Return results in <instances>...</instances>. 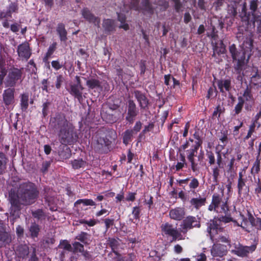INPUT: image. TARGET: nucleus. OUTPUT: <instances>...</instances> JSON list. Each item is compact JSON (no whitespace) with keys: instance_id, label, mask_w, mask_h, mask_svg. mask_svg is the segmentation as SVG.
Listing matches in <instances>:
<instances>
[{"instance_id":"obj_1","label":"nucleus","mask_w":261,"mask_h":261,"mask_svg":"<svg viewBox=\"0 0 261 261\" xmlns=\"http://www.w3.org/2000/svg\"><path fill=\"white\" fill-rule=\"evenodd\" d=\"M39 191L35 184L28 181L22 182L11 188L9 192V201L11 204L10 213L19 215L22 206L34 204L39 198Z\"/></svg>"},{"instance_id":"obj_2","label":"nucleus","mask_w":261,"mask_h":261,"mask_svg":"<svg viewBox=\"0 0 261 261\" xmlns=\"http://www.w3.org/2000/svg\"><path fill=\"white\" fill-rule=\"evenodd\" d=\"M50 127L58 136L60 143L65 145H71L75 143L79 139L76 130L63 114H58L51 118Z\"/></svg>"},{"instance_id":"obj_3","label":"nucleus","mask_w":261,"mask_h":261,"mask_svg":"<svg viewBox=\"0 0 261 261\" xmlns=\"http://www.w3.org/2000/svg\"><path fill=\"white\" fill-rule=\"evenodd\" d=\"M117 138L116 132L112 129L98 130L95 134L93 142L96 152L103 154L111 151L112 144Z\"/></svg>"},{"instance_id":"obj_4","label":"nucleus","mask_w":261,"mask_h":261,"mask_svg":"<svg viewBox=\"0 0 261 261\" xmlns=\"http://www.w3.org/2000/svg\"><path fill=\"white\" fill-rule=\"evenodd\" d=\"M210 211H214L216 213H223L225 216H222L219 220L228 223L232 221V219L230 216H226L229 213V207L226 201H222V196L217 193H215L212 196L211 203L208 206Z\"/></svg>"},{"instance_id":"obj_5","label":"nucleus","mask_w":261,"mask_h":261,"mask_svg":"<svg viewBox=\"0 0 261 261\" xmlns=\"http://www.w3.org/2000/svg\"><path fill=\"white\" fill-rule=\"evenodd\" d=\"M229 51L234 63V70L240 73L246 63L245 51L243 49H238L234 44L229 46Z\"/></svg>"},{"instance_id":"obj_6","label":"nucleus","mask_w":261,"mask_h":261,"mask_svg":"<svg viewBox=\"0 0 261 261\" xmlns=\"http://www.w3.org/2000/svg\"><path fill=\"white\" fill-rule=\"evenodd\" d=\"M249 7L250 11H247V4L244 2L240 15L242 20L246 22L247 24L249 23L251 17L252 18L256 16L255 13L258 9V0H251Z\"/></svg>"},{"instance_id":"obj_7","label":"nucleus","mask_w":261,"mask_h":261,"mask_svg":"<svg viewBox=\"0 0 261 261\" xmlns=\"http://www.w3.org/2000/svg\"><path fill=\"white\" fill-rule=\"evenodd\" d=\"M258 241H254L251 246H243L240 243L234 244V249L231 252L239 257H247L250 253L253 252L256 249Z\"/></svg>"},{"instance_id":"obj_8","label":"nucleus","mask_w":261,"mask_h":261,"mask_svg":"<svg viewBox=\"0 0 261 261\" xmlns=\"http://www.w3.org/2000/svg\"><path fill=\"white\" fill-rule=\"evenodd\" d=\"M179 186L183 190L194 195L196 194V189L199 186V181L195 177H188L184 179L177 180Z\"/></svg>"},{"instance_id":"obj_9","label":"nucleus","mask_w":261,"mask_h":261,"mask_svg":"<svg viewBox=\"0 0 261 261\" xmlns=\"http://www.w3.org/2000/svg\"><path fill=\"white\" fill-rule=\"evenodd\" d=\"M23 68H11L6 77L5 84L7 87L14 88L17 82L21 79Z\"/></svg>"},{"instance_id":"obj_10","label":"nucleus","mask_w":261,"mask_h":261,"mask_svg":"<svg viewBox=\"0 0 261 261\" xmlns=\"http://www.w3.org/2000/svg\"><path fill=\"white\" fill-rule=\"evenodd\" d=\"M200 219L198 217L193 216L186 217L180 224V232L186 234L190 229L194 227L200 228L201 226Z\"/></svg>"},{"instance_id":"obj_11","label":"nucleus","mask_w":261,"mask_h":261,"mask_svg":"<svg viewBox=\"0 0 261 261\" xmlns=\"http://www.w3.org/2000/svg\"><path fill=\"white\" fill-rule=\"evenodd\" d=\"M75 83L70 85V89L68 90L69 93L77 99L79 102H82L83 100V90L84 89L82 84V81L79 76H75Z\"/></svg>"},{"instance_id":"obj_12","label":"nucleus","mask_w":261,"mask_h":261,"mask_svg":"<svg viewBox=\"0 0 261 261\" xmlns=\"http://www.w3.org/2000/svg\"><path fill=\"white\" fill-rule=\"evenodd\" d=\"M161 231L162 233L165 235L171 237L172 238V241H175L176 240H180L182 239L181 232L178 231L176 227L169 223H163L161 226Z\"/></svg>"},{"instance_id":"obj_13","label":"nucleus","mask_w":261,"mask_h":261,"mask_svg":"<svg viewBox=\"0 0 261 261\" xmlns=\"http://www.w3.org/2000/svg\"><path fill=\"white\" fill-rule=\"evenodd\" d=\"M126 110L125 120L129 124H133L139 113V110L133 99H129L127 101Z\"/></svg>"},{"instance_id":"obj_14","label":"nucleus","mask_w":261,"mask_h":261,"mask_svg":"<svg viewBox=\"0 0 261 261\" xmlns=\"http://www.w3.org/2000/svg\"><path fill=\"white\" fill-rule=\"evenodd\" d=\"M216 166H214L212 168L213 182L214 185H218L219 184V178L220 176L221 169L223 168V159L221 155V150L216 151Z\"/></svg>"},{"instance_id":"obj_15","label":"nucleus","mask_w":261,"mask_h":261,"mask_svg":"<svg viewBox=\"0 0 261 261\" xmlns=\"http://www.w3.org/2000/svg\"><path fill=\"white\" fill-rule=\"evenodd\" d=\"M17 53L20 60L28 61L32 54L29 43L24 41L19 44L17 48Z\"/></svg>"},{"instance_id":"obj_16","label":"nucleus","mask_w":261,"mask_h":261,"mask_svg":"<svg viewBox=\"0 0 261 261\" xmlns=\"http://www.w3.org/2000/svg\"><path fill=\"white\" fill-rule=\"evenodd\" d=\"M247 177H244L243 171L239 173L237 188L238 190V195L241 197L242 195L246 196L249 192V187L246 185Z\"/></svg>"},{"instance_id":"obj_17","label":"nucleus","mask_w":261,"mask_h":261,"mask_svg":"<svg viewBox=\"0 0 261 261\" xmlns=\"http://www.w3.org/2000/svg\"><path fill=\"white\" fill-rule=\"evenodd\" d=\"M220 221L213 219L208 223L207 231L208 232L211 239L214 240L216 235L222 232L223 228L220 226Z\"/></svg>"},{"instance_id":"obj_18","label":"nucleus","mask_w":261,"mask_h":261,"mask_svg":"<svg viewBox=\"0 0 261 261\" xmlns=\"http://www.w3.org/2000/svg\"><path fill=\"white\" fill-rule=\"evenodd\" d=\"M18 3L11 2L6 8V11H0V19L12 18L13 13L18 12Z\"/></svg>"},{"instance_id":"obj_19","label":"nucleus","mask_w":261,"mask_h":261,"mask_svg":"<svg viewBox=\"0 0 261 261\" xmlns=\"http://www.w3.org/2000/svg\"><path fill=\"white\" fill-rule=\"evenodd\" d=\"M81 14L83 17L88 22L99 26L100 21V18L95 16L88 8H84L81 10Z\"/></svg>"},{"instance_id":"obj_20","label":"nucleus","mask_w":261,"mask_h":261,"mask_svg":"<svg viewBox=\"0 0 261 261\" xmlns=\"http://www.w3.org/2000/svg\"><path fill=\"white\" fill-rule=\"evenodd\" d=\"M102 27L105 34L107 35H111L116 30V21L113 19H104L102 21Z\"/></svg>"},{"instance_id":"obj_21","label":"nucleus","mask_w":261,"mask_h":261,"mask_svg":"<svg viewBox=\"0 0 261 261\" xmlns=\"http://www.w3.org/2000/svg\"><path fill=\"white\" fill-rule=\"evenodd\" d=\"M134 94L135 97L138 102L140 109L145 110L147 108L149 104V100L145 94L138 90H135Z\"/></svg>"},{"instance_id":"obj_22","label":"nucleus","mask_w":261,"mask_h":261,"mask_svg":"<svg viewBox=\"0 0 261 261\" xmlns=\"http://www.w3.org/2000/svg\"><path fill=\"white\" fill-rule=\"evenodd\" d=\"M11 242V236L7 232L4 224L0 223V248L5 247Z\"/></svg>"},{"instance_id":"obj_23","label":"nucleus","mask_w":261,"mask_h":261,"mask_svg":"<svg viewBox=\"0 0 261 261\" xmlns=\"http://www.w3.org/2000/svg\"><path fill=\"white\" fill-rule=\"evenodd\" d=\"M256 88L261 87V71L257 68H253L250 74V84Z\"/></svg>"},{"instance_id":"obj_24","label":"nucleus","mask_w":261,"mask_h":261,"mask_svg":"<svg viewBox=\"0 0 261 261\" xmlns=\"http://www.w3.org/2000/svg\"><path fill=\"white\" fill-rule=\"evenodd\" d=\"M14 92L15 89L12 87H9L4 90L3 94V97L4 102L6 106H8L14 103Z\"/></svg>"},{"instance_id":"obj_25","label":"nucleus","mask_w":261,"mask_h":261,"mask_svg":"<svg viewBox=\"0 0 261 261\" xmlns=\"http://www.w3.org/2000/svg\"><path fill=\"white\" fill-rule=\"evenodd\" d=\"M185 208L180 207L172 208L169 211L170 218L176 221L182 220L185 218Z\"/></svg>"},{"instance_id":"obj_26","label":"nucleus","mask_w":261,"mask_h":261,"mask_svg":"<svg viewBox=\"0 0 261 261\" xmlns=\"http://www.w3.org/2000/svg\"><path fill=\"white\" fill-rule=\"evenodd\" d=\"M118 107V106H115L113 108L110 107L109 111L102 110L100 113L102 118L107 123H113L116 122L117 120L116 117L113 113H111L110 111L112 112L113 110L117 109Z\"/></svg>"},{"instance_id":"obj_27","label":"nucleus","mask_w":261,"mask_h":261,"mask_svg":"<svg viewBox=\"0 0 261 261\" xmlns=\"http://www.w3.org/2000/svg\"><path fill=\"white\" fill-rule=\"evenodd\" d=\"M220 92L222 93L229 92L231 89V81L230 78L225 80H219L217 82Z\"/></svg>"},{"instance_id":"obj_28","label":"nucleus","mask_w":261,"mask_h":261,"mask_svg":"<svg viewBox=\"0 0 261 261\" xmlns=\"http://www.w3.org/2000/svg\"><path fill=\"white\" fill-rule=\"evenodd\" d=\"M206 202V198L200 196L199 197H193L189 201L191 206H193L196 210H199L201 207L205 205Z\"/></svg>"},{"instance_id":"obj_29","label":"nucleus","mask_w":261,"mask_h":261,"mask_svg":"<svg viewBox=\"0 0 261 261\" xmlns=\"http://www.w3.org/2000/svg\"><path fill=\"white\" fill-rule=\"evenodd\" d=\"M56 31L59 35L61 41L65 42L67 40V32L63 23H59L57 25Z\"/></svg>"},{"instance_id":"obj_30","label":"nucleus","mask_w":261,"mask_h":261,"mask_svg":"<svg viewBox=\"0 0 261 261\" xmlns=\"http://www.w3.org/2000/svg\"><path fill=\"white\" fill-rule=\"evenodd\" d=\"M211 254L214 257H222L225 254L224 246L221 244H214L211 250Z\"/></svg>"},{"instance_id":"obj_31","label":"nucleus","mask_w":261,"mask_h":261,"mask_svg":"<svg viewBox=\"0 0 261 261\" xmlns=\"http://www.w3.org/2000/svg\"><path fill=\"white\" fill-rule=\"evenodd\" d=\"M19 97L20 108L22 111L25 112L29 107V94L28 93H23Z\"/></svg>"},{"instance_id":"obj_32","label":"nucleus","mask_w":261,"mask_h":261,"mask_svg":"<svg viewBox=\"0 0 261 261\" xmlns=\"http://www.w3.org/2000/svg\"><path fill=\"white\" fill-rule=\"evenodd\" d=\"M90 239L91 235L84 231H81L75 237V240L79 241L85 245H89Z\"/></svg>"},{"instance_id":"obj_33","label":"nucleus","mask_w":261,"mask_h":261,"mask_svg":"<svg viewBox=\"0 0 261 261\" xmlns=\"http://www.w3.org/2000/svg\"><path fill=\"white\" fill-rule=\"evenodd\" d=\"M86 85L90 89H97L102 91V86L100 81L95 79H91L87 81Z\"/></svg>"},{"instance_id":"obj_34","label":"nucleus","mask_w":261,"mask_h":261,"mask_svg":"<svg viewBox=\"0 0 261 261\" xmlns=\"http://www.w3.org/2000/svg\"><path fill=\"white\" fill-rule=\"evenodd\" d=\"M8 159L6 155L0 152V175H3L6 172Z\"/></svg>"},{"instance_id":"obj_35","label":"nucleus","mask_w":261,"mask_h":261,"mask_svg":"<svg viewBox=\"0 0 261 261\" xmlns=\"http://www.w3.org/2000/svg\"><path fill=\"white\" fill-rule=\"evenodd\" d=\"M57 43L54 42L48 47L47 52L43 58L44 62H48L49 59L52 56L56 50L57 49Z\"/></svg>"},{"instance_id":"obj_36","label":"nucleus","mask_w":261,"mask_h":261,"mask_svg":"<svg viewBox=\"0 0 261 261\" xmlns=\"http://www.w3.org/2000/svg\"><path fill=\"white\" fill-rule=\"evenodd\" d=\"M252 86L247 85L243 94V98L246 102H253L254 98L252 93Z\"/></svg>"},{"instance_id":"obj_37","label":"nucleus","mask_w":261,"mask_h":261,"mask_svg":"<svg viewBox=\"0 0 261 261\" xmlns=\"http://www.w3.org/2000/svg\"><path fill=\"white\" fill-rule=\"evenodd\" d=\"M249 222L252 226L254 227L257 230H261V218H255L251 214L248 215V218Z\"/></svg>"},{"instance_id":"obj_38","label":"nucleus","mask_w":261,"mask_h":261,"mask_svg":"<svg viewBox=\"0 0 261 261\" xmlns=\"http://www.w3.org/2000/svg\"><path fill=\"white\" fill-rule=\"evenodd\" d=\"M200 147V143L198 142L197 145H194L192 148L186 150L187 159L195 158L197 154V151Z\"/></svg>"},{"instance_id":"obj_39","label":"nucleus","mask_w":261,"mask_h":261,"mask_svg":"<svg viewBox=\"0 0 261 261\" xmlns=\"http://www.w3.org/2000/svg\"><path fill=\"white\" fill-rule=\"evenodd\" d=\"M16 251L19 257H22L23 259L26 258L29 253V247L25 245L18 246Z\"/></svg>"},{"instance_id":"obj_40","label":"nucleus","mask_w":261,"mask_h":261,"mask_svg":"<svg viewBox=\"0 0 261 261\" xmlns=\"http://www.w3.org/2000/svg\"><path fill=\"white\" fill-rule=\"evenodd\" d=\"M29 231L32 238H37L40 231V227L35 222L32 223L29 228Z\"/></svg>"},{"instance_id":"obj_41","label":"nucleus","mask_w":261,"mask_h":261,"mask_svg":"<svg viewBox=\"0 0 261 261\" xmlns=\"http://www.w3.org/2000/svg\"><path fill=\"white\" fill-rule=\"evenodd\" d=\"M72 245V250L71 252L74 254L79 255V253L81 254L85 250L84 245L79 242H74Z\"/></svg>"},{"instance_id":"obj_42","label":"nucleus","mask_w":261,"mask_h":261,"mask_svg":"<svg viewBox=\"0 0 261 261\" xmlns=\"http://www.w3.org/2000/svg\"><path fill=\"white\" fill-rule=\"evenodd\" d=\"M133 130L129 129H126L123 134V143L125 145L128 144L132 141L133 136Z\"/></svg>"},{"instance_id":"obj_43","label":"nucleus","mask_w":261,"mask_h":261,"mask_svg":"<svg viewBox=\"0 0 261 261\" xmlns=\"http://www.w3.org/2000/svg\"><path fill=\"white\" fill-rule=\"evenodd\" d=\"M71 164L74 169H79L84 168L87 165V162L82 159H78L71 161Z\"/></svg>"},{"instance_id":"obj_44","label":"nucleus","mask_w":261,"mask_h":261,"mask_svg":"<svg viewBox=\"0 0 261 261\" xmlns=\"http://www.w3.org/2000/svg\"><path fill=\"white\" fill-rule=\"evenodd\" d=\"M237 8L238 6H236V4H229L227 6V13L228 15L231 18H232V20H234V18L237 16Z\"/></svg>"},{"instance_id":"obj_45","label":"nucleus","mask_w":261,"mask_h":261,"mask_svg":"<svg viewBox=\"0 0 261 261\" xmlns=\"http://www.w3.org/2000/svg\"><path fill=\"white\" fill-rule=\"evenodd\" d=\"M81 204H83L85 206H95L96 205L95 202L91 199H80L74 202V205L77 206Z\"/></svg>"},{"instance_id":"obj_46","label":"nucleus","mask_w":261,"mask_h":261,"mask_svg":"<svg viewBox=\"0 0 261 261\" xmlns=\"http://www.w3.org/2000/svg\"><path fill=\"white\" fill-rule=\"evenodd\" d=\"M218 137L219 140L223 143V145H221V148L224 149L226 143L228 142V130L226 129L222 130L220 132V135H219Z\"/></svg>"},{"instance_id":"obj_47","label":"nucleus","mask_w":261,"mask_h":261,"mask_svg":"<svg viewBox=\"0 0 261 261\" xmlns=\"http://www.w3.org/2000/svg\"><path fill=\"white\" fill-rule=\"evenodd\" d=\"M142 5L143 10L150 14H153L154 9L149 0H142Z\"/></svg>"},{"instance_id":"obj_48","label":"nucleus","mask_w":261,"mask_h":261,"mask_svg":"<svg viewBox=\"0 0 261 261\" xmlns=\"http://www.w3.org/2000/svg\"><path fill=\"white\" fill-rule=\"evenodd\" d=\"M7 73L6 64L4 61L0 60V84H2Z\"/></svg>"},{"instance_id":"obj_49","label":"nucleus","mask_w":261,"mask_h":261,"mask_svg":"<svg viewBox=\"0 0 261 261\" xmlns=\"http://www.w3.org/2000/svg\"><path fill=\"white\" fill-rule=\"evenodd\" d=\"M58 247L69 252H71L72 250V245L67 240H61Z\"/></svg>"},{"instance_id":"obj_50","label":"nucleus","mask_w":261,"mask_h":261,"mask_svg":"<svg viewBox=\"0 0 261 261\" xmlns=\"http://www.w3.org/2000/svg\"><path fill=\"white\" fill-rule=\"evenodd\" d=\"M245 103L244 99L242 96L238 97V103L236 105L234 108L235 114H240L243 109L244 104Z\"/></svg>"},{"instance_id":"obj_51","label":"nucleus","mask_w":261,"mask_h":261,"mask_svg":"<svg viewBox=\"0 0 261 261\" xmlns=\"http://www.w3.org/2000/svg\"><path fill=\"white\" fill-rule=\"evenodd\" d=\"M50 82L48 81V79H43L41 82V86L40 88L42 90V91H45L46 93H49L50 90ZM52 88H54V85H52L50 86Z\"/></svg>"},{"instance_id":"obj_52","label":"nucleus","mask_w":261,"mask_h":261,"mask_svg":"<svg viewBox=\"0 0 261 261\" xmlns=\"http://www.w3.org/2000/svg\"><path fill=\"white\" fill-rule=\"evenodd\" d=\"M108 241V244L111 248L113 252L115 254H117V252L115 250L118 248V247L119 245L118 241L115 238H109Z\"/></svg>"},{"instance_id":"obj_53","label":"nucleus","mask_w":261,"mask_h":261,"mask_svg":"<svg viewBox=\"0 0 261 261\" xmlns=\"http://www.w3.org/2000/svg\"><path fill=\"white\" fill-rule=\"evenodd\" d=\"M33 217L38 220L44 219L45 217V214L43 210L42 209H37L35 211L32 212Z\"/></svg>"},{"instance_id":"obj_54","label":"nucleus","mask_w":261,"mask_h":261,"mask_svg":"<svg viewBox=\"0 0 261 261\" xmlns=\"http://www.w3.org/2000/svg\"><path fill=\"white\" fill-rule=\"evenodd\" d=\"M141 208L140 206H135L133 207L132 214L133 219L136 220H139L141 217Z\"/></svg>"},{"instance_id":"obj_55","label":"nucleus","mask_w":261,"mask_h":261,"mask_svg":"<svg viewBox=\"0 0 261 261\" xmlns=\"http://www.w3.org/2000/svg\"><path fill=\"white\" fill-rule=\"evenodd\" d=\"M260 171V160L259 157L256 156L255 161L251 169L252 174H257Z\"/></svg>"},{"instance_id":"obj_56","label":"nucleus","mask_w":261,"mask_h":261,"mask_svg":"<svg viewBox=\"0 0 261 261\" xmlns=\"http://www.w3.org/2000/svg\"><path fill=\"white\" fill-rule=\"evenodd\" d=\"M252 18L250 21H252L253 23L256 22V32L258 34H261V16H256Z\"/></svg>"},{"instance_id":"obj_57","label":"nucleus","mask_w":261,"mask_h":261,"mask_svg":"<svg viewBox=\"0 0 261 261\" xmlns=\"http://www.w3.org/2000/svg\"><path fill=\"white\" fill-rule=\"evenodd\" d=\"M206 156L210 165H213L216 162L215 154L211 150H206Z\"/></svg>"},{"instance_id":"obj_58","label":"nucleus","mask_w":261,"mask_h":261,"mask_svg":"<svg viewBox=\"0 0 261 261\" xmlns=\"http://www.w3.org/2000/svg\"><path fill=\"white\" fill-rule=\"evenodd\" d=\"M189 162L191 164V168L193 172H199L200 167L198 166V164L196 162L195 158H191L188 159Z\"/></svg>"},{"instance_id":"obj_59","label":"nucleus","mask_w":261,"mask_h":261,"mask_svg":"<svg viewBox=\"0 0 261 261\" xmlns=\"http://www.w3.org/2000/svg\"><path fill=\"white\" fill-rule=\"evenodd\" d=\"M214 47L218 55L224 54L226 52L225 46L222 41H221L219 46L215 45Z\"/></svg>"},{"instance_id":"obj_60","label":"nucleus","mask_w":261,"mask_h":261,"mask_svg":"<svg viewBox=\"0 0 261 261\" xmlns=\"http://www.w3.org/2000/svg\"><path fill=\"white\" fill-rule=\"evenodd\" d=\"M210 32H207L206 35L208 37L211 38L213 39H216L218 37L217 33L218 32L216 31V27L215 25L211 24Z\"/></svg>"},{"instance_id":"obj_61","label":"nucleus","mask_w":261,"mask_h":261,"mask_svg":"<svg viewBox=\"0 0 261 261\" xmlns=\"http://www.w3.org/2000/svg\"><path fill=\"white\" fill-rule=\"evenodd\" d=\"M59 156L60 158L63 160L69 159L71 156L70 149L69 148H67L65 150H63L59 152Z\"/></svg>"},{"instance_id":"obj_62","label":"nucleus","mask_w":261,"mask_h":261,"mask_svg":"<svg viewBox=\"0 0 261 261\" xmlns=\"http://www.w3.org/2000/svg\"><path fill=\"white\" fill-rule=\"evenodd\" d=\"M76 55L79 56H81L82 59H83L85 62H87L89 56V54L86 51L85 49L83 48H80L78 52L76 53Z\"/></svg>"},{"instance_id":"obj_63","label":"nucleus","mask_w":261,"mask_h":261,"mask_svg":"<svg viewBox=\"0 0 261 261\" xmlns=\"http://www.w3.org/2000/svg\"><path fill=\"white\" fill-rule=\"evenodd\" d=\"M64 81V78L62 74H59L57 76V79L55 83V86L57 89H60L61 87L62 84Z\"/></svg>"},{"instance_id":"obj_64","label":"nucleus","mask_w":261,"mask_h":261,"mask_svg":"<svg viewBox=\"0 0 261 261\" xmlns=\"http://www.w3.org/2000/svg\"><path fill=\"white\" fill-rule=\"evenodd\" d=\"M154 127V122H150L147 125H145L144 127V129L141 132L142 135H145L147 132H149L152 130Z\"/></svg>"}]
</instances>
